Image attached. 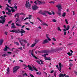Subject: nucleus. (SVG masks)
Here are the masks:
<instances>
[{
	"instance_id": "obj_1",
	"label": "nucleus",
	"mask_w": 77,
	"mask_h": 77,
	"mask_svg": "<svg viewBox=\"0 0 77 77\" xmlns=\"http://www.w3.org/2000/svg\"><path fill=\"white\" fill-rule=\"evenodd\" d=\"M17 39L19 41V42L20 43L21 45H22V46H23L24 47L23 48H24V46H25V44H26L27 42V41L26 40H23V42H21V41H23V39L20 38H17Z\"/></svg>"
},
{
	"instance_id": "obj_2",
	"label": "nucleus",
	"mask_w": 77,
	"mask_h": 77,
	"mask_svg": "<svg viewBox=\"0 0 77 77\" xmlns=\"http://www.w3.org/2000/svg\"><path fill=\"white\" fill-rule=\"evenodd\" d=\"M40 13L42 14V15H44L45 16H47V14H49V15H52V14L48 11H44V12H42V11H40Z\"/></svg>"
},
{
	"instance_id": "obj_3",
	"label": "nucleus",
	"mask_w": 77,
	"mask_h": 77,
	"mask_svg": "<svg viewBox=\"0 0 77 77\" xmlns=\"http://www.w3.org/2000/svg\"><path fill=\"white\" fill-rule=\"evenodd\" d=\"M28 67L29 68V70L30 71H34L35 70V71H38V69H37L36 67L34 66H32L33 69L32 67L30 65H29L28 66Z\"/></svg>"
},
{
	"instance_id": "obj_4",
	"label": "nucleus",
	"mask_w": 77,
	"mask_h": 77,
	"mask_svg": "<svg viewBox=\"0 0 77 77\" xmlns=\"http://www.w3.org/2000/svg\"><path fill=\"white\" fill-rule=\"evenodd\" d=\"M0 18L2 19L0 20V23L3 24L5 21V17H4L1 16L0 17Z\"/></svg>"
},
{
	"instance_id": "obj_5",
	"label": "nucleus",
	"mask_w": 77,
	"mask_h": 77,
	"mask_svg": "<svg viewBox=\"0 0 77 77\" xmlns=\"http://www.w3.org/2000/svg\"><path fill=\"white\" fill-rule=\"evenodd\" d=\"M20 67L19 66H16L14 67L13 68V72L14 73L17 72V71L20 69Z\"/></svg>"
},
{
	"instance_id": "obj_6",
	"label": "nucleus",
	"mask_w": 77,
	"mask_h": 77,
	"mask_svg": "<svg viewBox=\"0 0 77 77\" xmlns=\"http://www.w3.org/2000/svg\"><path fill=\"white\" fill-rule=\"evenodd\" d=\"M6 10H7L8 11V12H6V13L7 14H8V15H12V14L11 13V10L9 9V8L8 7H7L6 9Z\"/></svg>"
},
{
	"instance_id": "obj_7",
	"label": "nucleus",
	"mask_w": 77,
	"mask_h": 77,
	"mask_svg": "<svg viewBox=\"0 0 77 77\" xmlns=\"http://www.w3.org/2000/svg\"><path fill=\"white\" fill-rule=\"evenodd\" d=\"M26 4H25V6L27 8H29L30 6H31V5L29 4V2L28 1L26 2Z\"/></svg>"
},
{
	"instance_id": "obj_8",
	"label": "nucleus",
	"mask_w": 77,
	"mask_h": 77,
	"mask_svg": "<svg viewBox=\"0 0 77 77\" xmlns=\"http://www.w3.org/2000/svg\"><path fill=\"white\" fill-rule=\"evenodd\" d=\"M18 33H24L26 32V31H24L23 29H21V30L20 31V30L19 29H18Z\"/></svg>"
},
{
	"instance_id": "obj_9",
	"label": "nucleus",
	"mask_w": 77,
	"mask_h": 77,
	"mask_svg": "<svg viewBox=\"0 0 77 77\" xmlns=\"http://www.w3.org/2000/svg\"><path fill=\"white\" fill-rule=\"evenodd\" d=\"M32 15H29V16L28 17H26L25 19H24L23 20L24 21H26V20H27V19H29V20H30V19L32 18Z\"/></svg>"
},
{
	"instance_id": "obj_10",
	"label": "nucleus",
	"mask_w": 77,
	"mask_h": 77,
	"mask_svg": "<svg viewBox=\"0 0 77 77\" xmlns=\"http://www.w3.org/2000/svg\"><path fill=\"white\" fill-rule=\"evenodd\" d=\"M56 7H57L58 8V9L59 11H61V10L60 9H62V5H56Z\"/></svg>"
},
{
	"instance_id": "obj_11",
	"label": "nucleus",
	"mask_w": 77,
	"mask_h": 77,
	"mask_svg": "<svg viewBox=\"0 0 77 77\" xmlns=\"http://www.w3.org/2000/svg\"><path fill=\"white\" fill-rule=\"evenodd\" d=\"M34 3H35L36 5H37V4H38V5L42 4V2L39 1H35Z\"/></svg>"
},
{
	"instance_id": "obj_12",
	"label": "nucleus",
	"mask_w": 77,
	"mask_h": 77,
	"mask_svg": "<svg viewBox=\"0 0 77 77\" xmlns=\"http://www.w3.org/2000/svg\"><path fill=\"white\" fill-rule=\"evenodd\" d=\"M46 36L47 37V38L48 40L49 41H51V39L50 38H49V36H50V35H49V34H46Z\"/></svg>"
},
{
	"instance_id": "obj_13",
	"label": "nucleus",
	"mask_w": 77,
	"mask_h": 77,
	"mask_svg": "<svg viewBox=\"0 0 77 77\" xmlns=\"http://www.w3.org/2000/svg\"><path fill=\"white\" fill-rule=\"evenodd\" d=\"M32 8L33 10H36L38 8V7L36 5H34L32 6Z\"/></svg>"
},
{
	"instance_id": "obj_14",
	"label": "nucleus",
	"mask_w": 77,
	"mask_h": 77,
	"mask_svg": "<svg viewBox=\"0 0 77 77\" xmlns=\"http://www.w3.org/2000/svg\"><path fill=\"white\" fill-rule=\"evenodd\" d=\"M11 32H12V33H18V29L16 30L15 29H13L11 31H10Z\"/></svg>"
},
{
	"instance_id": "obj_15",
	"label": "nucleus",
	"mask_w": 77,
	"mask_h": 77,
	"mask_svg": "<svg viewBox=\"0 0 77 77\" xmlns=\"http://www.w3.org/2000/svg\"><path fill=\"white\" fill-rule=\"evenodd\" d=\"M23 14L22 13H17L15 15V17H16L17 16V18H18V17H19V15H22Z\"/></svg>"
},
{
	"instance_id": "obj_16",
	"label": "nucleus",
	"mask_w": 77,
	"mask_h": 77,
	"mask_svg": "<svg viewBox=\"0 0 77 77\" xmlns=\"http://www.w3.org/2000/svg\"><path fill=\"white\" fill-rule=\"evenodd\" d=\"M45 59L46 60H51V58H50V57H45Z\"/></svg>"
},
{
	"instance_id": "obj_17",
	"label": "nucleus",
	"mask_w": 77,
	"mask_h": 77,
	"mask_svg": "<svg viewBox=\"0 0 77 77\" xmlns=\"http://www.w3.org/2000/svg\"><path fill=\"white\" fill-rule=\"evenodd\" d=\"M48 42V40L47 39L45 40L43 42V44H47Z\"/></svg>"
},
{
	"instance_id": "obj_18",
	"label": "nucleus",
	"mask_w": 77,
	"mask_h": 77,
	"mask_svg": "<svg viewBox=\"0 0 77 77\" xmlns=\"http://www.w3.org/2000/svg\"><path fill=\"white\" fill-rule=\"evenodd\" d=\"M6 71V73L7 74H9V71H10V70L9 69V67H8V69H7Z\"/></svg>"
},
{
	"instance_id": "obj_19",
	"label": "nucleus",
	"mask_w": 77,
	"mask_h": 77,
	"mask_svg": "<svg viewBox=\"0 0 77 77\" xmlns=\"http://www.w3.org/2000/svg\"><path fill=\"white\" fill-rule=\"evenodd\" d=\"M59 68H60V69H59V71L60 72H61V68H62V66H61V63H60L59 64Z\"/></svg>"
},
{
	"instance_id": "obj_20",
	"label": "nucleus",
	"mask_w": 77,
	"mask_h": 77,
	"mask_svg": "<svg viewBox=\"0 0 77 77\" xmlns=\"http://www.w3.org/2000/svg\"><path fill=\"white\" fill-rule=\"evenodd\" d=\"M3 39H0V45H2V44L3 43Z\"/></svg>"
},
{
	"instance_id": "obj_21",
	"label": "nucleus",
	"mask_w": 77,
	"mask_h": 77,
	"mask_svg": "<svg viewBox=\"0 0 77 77\" xmlns=\"http://www.w3.org/2000/svg\"><path fill=\"white\" fill-rule=\"evenodd\" d=\"M11 8V11L12 12H15L16 11V10L14 9V8L12 7V8Z\"/></svg>"
},
{
	"instance_id": "obj_22",
	"label": "nucleus",
	"mask_w": 77,
	"mask_h": 77,
	"mask_svg": "<svg viewBox=\"0 0 77 77\" xmlns=\"http://www.w3.org/2000/svg\"><path fill=\"white\" fill-rule=\"evenodd\" d=\"M33 53V50L32 51L31 54L33 57H34L35 59H38V58L36 57L35 56L34 54H33L32 53Z\"/></svg>"
},
{
	"instance_id": "obj_23",
	"label": "nucleus",
	"mask_w": 77,
	"mask_h": 77,
	"mask_svg": "<svg viewBox=\"0 0 77 77\" xmlns=\"http://www.w3.org/2000/svg\"><path fill=\"white\" fill-rule=\"evenodd\" d=\"M8 48L9 49V48L7 47V46H5V48H4V51H7V49H8Z\"/></svg>"
},
{
	"instance_id": "obj_24",
	"label": "nucleus",
	"mask_w": 77,
	"mask_h": 77,
	"mask_svg": "<svg viewBox=\"0 0 77 77\" xmlns=\"http://www.w3.org/2000/svg\"><path fill=\"white\" fill-rule=\"evenodd\" d=\"M48 54H46L44 55H42V56H43V57H45H45H46V56H48Z\"/></svg>"
},
{
	"instance_id": "obj_25",
	"label": "nucleus",
	"mask_w": 77,
	"mask_h": 77,
	"mask_svg": "<svg viewBox=\"0 0 77 77\" xmlns=\"http://www.w3.org/2000/svg\"><path fill=\"white\" fill-rule=\"evenodd\" d=\"M17 3H15L14 4V8H15L16 9H17Z\"/></svg>"
},
{
	"instance_id": "obj_26",
	"label": "nucleus",
	"mask_w": 77,
	"mask_h": 77,
	"mask_svg": "<svg viewBox=\"0 0 77 77\" xmlns=\"http://www.w3.org/2000/svg\"><path fill=\"white\" fill-rule=\"evenodd\" d=\"M59 77H63V75L62 73H60L59 75Z\"/></svg>"
},
{
	"instance_id": "obj_27",
	"label": "nucleus",
	"mask_w": 77,
	"mask_h": 77,
	"mask_svg": "<svg viewBox=\"0 0 77 77\" xmlns=\"http://www.w3.org/2000/svg\"><path fill=\"white\" fill-rule=\"evenodd\" d=\"M19 19H18V17H17L16 18L15 20V23L16 24L17 23V21H18Z\"/></svg>"
},
{
	"instance_id": "obj_28",
	"label": "nucleus",
	"mask_w": 77,
	"mask_h": 77,
	"mask_svg": "<svg viewBox=\"0 0 77 77\" xmlns=\"http://www.w3.org/2000/svg\"><path fill=\"white\" fill-rule=\"evenodd\" d=\"M66 16V13L65 12L63 13L62 15V16L64 17Z\"/></svg>"
},
{
	"instance_id": "obj_29",
	"label": "nucleus",
	"mask_w": 77,
	"mask_h": 77,
	"mask_svg": "<svg viewBox=\"0 0 77 77\" xmlns=\"http://www.w3.org/2000/svg\"><path fill=\"white\" fill-rule=\"evenodd\" d=\"M57 30L58 31H60V32H62V30H61V29H60V27L58 26L57 27Z\"/></svg>"
},
{
	"instance_id": "obj_30",
	"label": "nucleus",
	"mask_w": 77,
	"mask_h": 77,
	"mask_svg": "<svg viewBox=\"0 0 77 77\" xmlns=\"http://www.w3.org/2000/svg\"><path fill=\"white\" fill-rule=\"evenodd\" d=\"M69 27H70L69 26V25H68L66 29V30H68L69 29Z\"/></svg>"
},
{
	"instance_id": "obj_31",
	"label": "nucleus",
	"mask_w": 77,
	"mask_h": 77,
	"mask_svg": "<svg viewBox=\"0 0 77 77\" xmlns=\"http://www.w3.org/2000/svg\"><path fill=\"white\" fill-rule=\"evenodd\" d=\"M35 45H36V43L33 44L31 45V47H35Z\"/></svg>"
},
{
	"instance_id": "obj_32",
	"label": "nucleus",
	"mask_w": 77,
	"mask_h": 77,
	"mask_svg": "<svg viewBox=\"0 0 77 77\" xmlns=\"http://www.w3.org/2000/svg\"><path fill=\"white\" fill-rule=\"evenodd\" d=\"M11 28L12 29H17V27H16L15 25H13L12 26Z\"/></svg>"
},
{
	"instance_id": "obj_33",
	"label": "nucleus",
	"mask_w": 77,
	"mask_h": 77,
	"mask_svg": "<svg viewBox=\"0 0 77 77\" xmlns=\"http://www.w3.org/2000/svg\"><path fill=\"white\" fill-rule=\"evenodd\" d=\"M59 11H58L57 12V14L58 15H59V16H60H60H61V14L60 13V12H59Z\"/></svg>"
},
{
	"instance_id": "obj_34",
	"label": "nucleus",
	"mask_w": 77,
	"mask_h": 77,
	"mask_svg": "<svg viewBox=\"0 0 77 77\" xmlns=\"http://www.w3.org/2000/svg\"><path fill=\"white\" fill-rule=\"evenodd\" d=\"M52 21H53V22H54V23H56V22L57 21V20H56L55 19H53L52 20Z\"/></svg>"
},
{
	"instance_id": "obj_35",
	"label": "nucleus",
	"mask_w": 77,
	"mask_h": 77,
	"mask_svg": "<svg viewBox=\"0 0 77 77\" xmlns=\"http://www.w3.org/2000/svg\"><path fill=\"white\" fill-rule=\"evenodd\" d=\"M14 44H15V45H19V43L18 42H14Z\"/></svg>"
},
{
	"instance_id": "obj_36",
	"label": "nucleus",
	"mask_w": 77,
	"mask_h": 77,
	"mask_svg": "<svg viewBox=\"0 0 77 77\" xmlns=\"http://www.w3.org/2000/svg\"><path fill=\"white\" fill-rule=\"evenodd\" d=\"M37 19L38 20H39V21H40L41 23H42V20H41V19H40L38 17Z\"/></svg>"
},
{
	"instance_id": "obj_37",
	"label": "nucleus",
	"mask_w": 77,
	"mask_h": 77,
	"mask_svg": "<svg viewBox=\"0 0 77 77\" xmlns=\"http://www.w3.org/2000/svg\"><path fill=\"white\" fill-rule=\"evenodd\" d=\"M36 73L37 74H38V75H40V74H41V72H37Z\"/></svg>"
},
{
	"instance_id": "obj_38",
	"label": "nucleus",
	"mask_w": 77,
	"mask_h": 77,
	"mask_svg": "<svg viewBox=\"0 0 77 77\" xmlns=\"http://www.w3.org/2000/svg\"><path fill=\"white\" fill-rule=\"evenodd\" d=\"M65 21L67 24H68V20H67V19H65Z\"/></svg>"
},
{
	"instance_id": "obj_39",
	"label": "nucleus",
	"mask_w": 77,
	"mask_h": 77,
	"mask_svg": "<svg viewBox=\"0 0 77 77\" xmlns=\"http://www.w3.org/2000/svg\"><path fill=\"white\" fill-rule=\"evenodd\" d=\"M16 26H21V25L18 24V23H16Z\"/></svg>"
},
{
	"instance_id": "obj_40",
	"label": "nucleus",
	"mask_w": 77,
	"mask_h": 77,
	"mask_svg": "<svg viewBox=\"0 0 77 77\" xmlns=\"http://www.w3.org/2000/svg\"><path fill=\"white\" fill-rule=\"evenodd\" d=\"M23 77H24V76H25V75H26V76H27V74H26V73H25L23 74Z\"/></svg>"
},
{
	"instance_id": "obj_41",
	"label": "nucleus",
	"mask_w": 77,
	"mask_h": 77,
	"mask_svg": "<svg viewBox=\"0 0 77 77\" xmlns=\"http://www.w3.org/2000/svg\"><path fill=\"white\" fill-rule=\"evenodd\" d=\"M11 0H8V2L9 3V4H10V5H11Z\"/></svg>"
},
{
	"instance_id": "obj_42",
	"label": "nucleus",
	"mask_w": 77,
	"mask_h": 77,
	"mask_svg": "<svg viewBox=\"0 0 77 77\" xmlns=\"http://www.w3.org/2000/svg\"><path fill=\"white\" fill-rule=\"evenodd\" d=\"M55 3V2H52V1H51L49 2L50 3H52L53 4H54Z\"/></svg>"
},
{
	"instance_id": "obj_43",
	"label": "nucleus",
	"mask_w": 77,
	"mask_h": 77,
	"mask_svg": "<svg viewBox=\"0 0 77 77\" xmlns=\"http://www.w3.org/2000/svg\"><path fill=\"white\" fill-rule=\"evenodd\" d=\"M52 39L53 40V41H56V39H55V38H53Z\"/></svg>"
},
{
	"instance_id": "obj_44",
	"label": "nucleus",
	"mask_w": 77,
	"mask_h": 77,
	"mask_svg": "<svg viewBox=\"0 0 77 77\" xmlns=\"http://www.w3.org/2000/svg\"><path fill=\"white\" fill-rule=\"evenodd\" d=\"M21 26V29H24V27H25V26L23 25V26Z\"/></svg>"
},
{
	"instance_id": "obj_45",
	"label": "nucleus",
	"mask_w": 77,
	"mask_h": 77,
	"mask_svg": "<svg viewBox=\"0 0 77 77\" xmlns=\"http://www.w3.org/2000/svg\"><path fill=\"white\" fill-rule=\"evenodd\" d=\"M56 67H57V69H58L59 70V69H60V68H59V66H58V65H57L56 66Z\"/></svg>"
},
{
	"instance_id": "obj_46",
	"label": "nucleus",
	"mask_w": 77,
	"mask_h": 77,
	"mask_svg": "<svg viewBox=\"0 0 77 77\" xmlns=\"http://www.w3.org/2000/svg\"><path fill=\"white\" fill-rule=\"evenodd\" d=\"M2 56L3 57H6V56H7V54H4L2 55Z\"/></svg>"
},
{
	"instance_id": "obj_47",
	"label": "nucleus",
	"mask_w": 77,
	"mask_h": 77,
	"mask_svg": "<svg viewBox=\"0 0 77 77\" xmlns=\"http://www.w3.org/2000/svg\"><path fill=\"white\" fill-rule=\"evenodd\" d=\"M67 54H68V55L69 56H71V53H70V52H68L67 53Z\"/></svg>"
},
{
	"instance_id": "obj_48",
	"label": "nucleus",
	"mask_w": 77,
	"mask_h": 77,
	"mask_svg": "<svg viewBox=\"0 0 77 77\" xmlns=\"http://www.w3.org/2000/svg\"><path fill=\"white\" fill-rule=\"evenodd\" d=\"M43 25H45V26H48V25L47 24V23H43Z\"/></svg>"
},
{
	"instance_id": "obj_49",
	"label": "nucleus",
	"mask_w": 77,
	"mask_h": 77,
	"mask_svg": "<svg viewBox=\"0 0 77 77\" xmlns=\"http://www.w3.org/2000/svg\"><path fill=\"white\" fill-rule=\"evenodd\" d=\"M18 49H20L21 50H23V48L22 47H20V48H18Z\"/></svg>"
},
{
	"instance_id": "obj_50",
	"label": "nucleus",
	"mask_w": 77,
	"mask_h": 77,
	"mask_svg": "<svg viewBox=\"0 0 77 77\" xmlns=\"http://www.w3.org/2000/svg\"><path fill=\"white\" fill-rule=\"evenodd\" d=\"M6 5L7 6H8V7H9V8H12V7L9 6V5H8V4H6Z\"/></svg>"
},
{
	"instance_id": "obj_51",
	"label": "nucleus",
	"mask_w": 77,
	"mask_h": 77,
	"mask_svg": "<svg viewBox=\"0 0 77 77\" xmlns=\"http://www.w3.org/2000/svg\"><path fill=\"white\" fill-rule=\"evenodd\" d=\"M29 75H30V77H34V76H33V75H32V74H29Z\"/></svg>"
},
{
	"instance_id": "obj_52",
	"label": "nucleus",
	"mask_w": 77,
	"mask_h": 77,
	"mask_svg": "<svg viewBox=\"0 0 77 77\" xmlns=\"http://www.w3.org/2000/svg\"><path fill=\"white\" fill-rule=\"evenodd\" d=\"M36 62H37L38 64H40V62L39 61L37 60L36 61Z\"/></svg>"
},
{
	"instance_id": "obj_53",
	"label": "nucleus",
	"mask_w": 77,
	"mask_h": 77,
	"mask_svg": "<svg viewBox=\"0 0 77 77\" xmlns=\"http://www.w3.org/2000/svg\"><path fill=\"white\" fill-rule=\"evenodd\" d=\"M23 66H25L26 68H27V67H28V66H27L25 64L23 65Z\"/></svg>"
},
{
	"instance_id": "obj_54",
	"label": "nucleus",
	"mask_w": 77,
	"mask_h": 77,
	"mask_svg": "<svg viewBox=\"0 0 77 77\" xmlns=\"http://www.w3.org/2000/svg\"><path fill=\"white\" fill-rule=\"evenodd\" d=\"M7 53L8 54H11V53H12L11 52H8Z\"/></svg>"
},
{
	"instance_id": "obj_55",
	"label": "nucleus",
	"mask_w": 77,
	"mask_h": 77,
	"mask_svg": "<svg viewBox=\"0 0 77 77\" xmlns=\"http://www.w3.org/2000/svg\"><path fill=\"white\" fill-rule=\"evenodd\" d=\"M43 52V53H47V52L46 50H44Z\"/></svg>"
},
{
	"instance_id": "obj_56",
	"label": "nucleus",
	"mask_w": 77,
	"mask_h": 77,
	"mask_svg": "<svg viewBox=\"0 0 77 77\" xmlns=\"http://www.w3.org/2000/svg\"><path fill=\"white\" fill-rule=\"evenodd\" d=\"M73 15H75V11H73Z\"/></svg>"
},
{
	"instance_id": "obj_57",
	"label": "nucleus",
	"mask_w": 77,
	"mask_h": 77,
	"mask_svg": "<svg viewBox=\"0 0 77 77\" xmlns=\"http://www.w3.org/2000/svg\"><path fill=\"white\" fill-rule=\"evenodd\" d=\"M26 30H30V29H29L28 28H26Z\"/></svg>"
},
{
	"instance_id": "obj_58",
	"label": "nucleus",
	"mask_w": 77,
	"mask_h": 77,
	"mask_svg": "<svg viewBox=\"0 0 77 77\" xmlns=\"http://www.w3.org/2000/svg\"><path fill=\"white\" fill-rule=\"evenodd\" d=\"M54 72V70H52L50 72V73H53Z\"/></svg>"
},
{
	"instance_id": "obj_59",
	"label": "nucleus",
	"mask_w": 77,
	"mask_h": 77,
	"mask_svg": "<svg viewBox=\"0 0 77 77\" xmlns=\"http://www.w3.org/2000/svg\"><path fill=\"white\" fill-rule=\"evenodd\" d=\"M8 32H5V34L6 35H8Z\"/></svg>"
},
{
	"instance_id": "obj_60",
	"label": "nucleus",
	"mask_w": 77,
	"mask_h": 77,
	"mask_svg": "<svg viewBox=\"0 0 77 77\" xmlns=\"http://www.w3.org/2000/svg\"><path fill=\"white\" fill-rule=\"evenodd\" d=\"M51 12H52V14L53 15H54L55 14H54V12H53V11H52Z\"/></svg>"
},
{
	"instance_id": "obj_61",
	"label": "nucleus",
	"mask_w": 77,
	"mask_h": 77,
	"mask_svg": "<svg viewBox=\"0 0 77 77\" xmlns=\"http://www.w3.org/2000/svg\"><path fill=\"white\" fill-rule=\"evenodd\" d=\"M30 45V43H28L27 44V46H28H28H29V45Z\"/></svg>"
},
{
	"instance_id": "obj_62",
	"label": "nucleus",
	"mask_w": 77,
	"mask_h": 77,
	"mask_svg": "<svg viewBox=\"0 0 77 77\" xmlns=\"http://www.w3.org/2000/svg\"><path fill=\"white\" fill-rule=\"evenodd\" d=\"M74 72H75V74H76V75H77V72L76 71H74Z\"/></svg>"
},
{
	"instance_id": "obj_63",
	"label": "nucleus",
	"mask_w": 77,
	"mask_h": 77,
	"mask_svg": "<svg viewBox=\"0 0 77 77\" xmlns=\"http://www.w3.org/2000/svg\"><path fill=\"white\" fill-rule=\"evenodd\" d=\"M12 23V20L8 22V24H10V23Z\"/></svg>"
},
{
	"instance_id": "obj_64",
	"label": "nucleus",
	"mask_w": 77,
	"mask_h": 77,
	"mask_svg": "<svg viewBox=\"0 0 77 77\" xmlns=\"http://www.w3.org/2000/svg\"><path fill=\"white\" fill-rule=\"evenodd\" d=\"M63 31L64 32H66V29H63Z\"/></svg>"
}]
</instances>
